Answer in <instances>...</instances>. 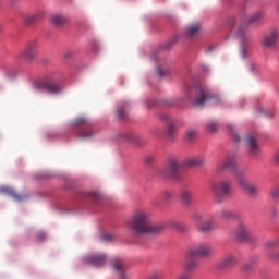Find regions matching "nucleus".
Returning a JSON list of instances; mask_svg holds the SVG:
<instances>
[{"label":"nucleus","mask_w":279,"mask_h":279,"mask_svg":"<svg viewBox=\"0 0 279 279\" xmlns=\"http://www.w3.org/2000/svg\"><path fill=\"white\" fill-rule=\"evenodd\" d=\"M223 171H231V173H233L235 180L239 182L240 189L245 195L248 197H256V195H258V187L250 182L245 170L239 169L235 153L227 154L216 166L217 173H223Z\"/></svg>","instance_id":"obj_1"},{"label":"nucleus","mask_w":279,"mask_h":279,"mask_svg":"<svg viewBox=\"0 0 279 279\" xmlns=\"http://www.w3.org/2000/svg\"><path fill=\"white\" fill-rule=\"evenodd\" d=\"M130 228L135 236L158 234V232H162L165 230V226L151 222L149 211L146 209H138L134 211L130 221Z\"/></svg>","instance_id":"obj_2"},{"label":"nucleus","mask_w":279,"mask_h":279,"mask_svg":"<svg viewBox=\"0 0 279 279\" xmlns=\"http://www.w3.org/2000/svg\"><path fill=\"white\" fill-rule=\"evenodd\" d=\"M231 236L239 243H248L254 245L256 243V236L252 234L250 223L247 221H239L236 228L231 232Z\"/></svg>","instance_id":"obj_3"},{"label":"nucleus","mask_w":279,"mask_h":279,"mask_svg":"<svg viewBox=\"0 0 279 279\" xmlns=\"http://www.w3.org/2000/svg\"><path fill=\"white\" fill-rule=\"evenodd\" d=\"M211 193L217 204H223L226 197H230V195H232V181L220 180L217 183H213Z\"/></svg>","instance_id":"obj_4"},{"label":"nucleus","mask_w":279,"mask_h":279,"mask_svg":"<svg viewBox=\"0 0 279 279\" xmlns=\"http://www.w3.org/2000/svg\"><path fill=\"white\" fill-rule=\"evenodd\" d=\"M160 177L163 178V180L180 182L182 180L180 162L177 159H169L167 166L160 171Z\"/></svg>","instance_id":"obj_5"},{"label":"nucleus","mask_w":279,"mask_h":279,"mask_svg":"<svg viewBox=\"0 0 279 279\" xmlns=\"http://www.w3.org/2000/svg\"><path fill=\"white\" fill-rule=\"evenodd\" d=\"M232 32L240 39V56L245 59L250 56V36L247 35L245 26H238Z\"/></svg>","instance_id":"obj_6"},{"label":"nucleus","mask_w":279,"mask_h":279,"mask_svg":"<svg viewBox=\"0 0 279 279\" xmlns=\"http://www.w3.org/2000/svg\"><path fill=\"white\" fill-rule=\"evenodd\" d=\"M190 101H193L194 106H204L206 101H210V99H217V95L213 94L206 87H197L195 89V97L194 99L187 97Z\"/></svg>","instance_id":"obj_7"},{"label":"nucleus","mask_w":279,"mask_h":279,"mask_svg":"<svg viewBox=\"0 0 279 279\" xmlns=\"http://www.w3.org/2000/svg\"><path fill=\"white\" fill-rule=\"evenodd\" d=\"M160 121L165 123V134L169 141H173L175 138V119H173L168 113H161L159 114Z\"/></svg>","instance_id":"obj_8"},{"label":"nucleus","mask_w":279,"mask_h":279,"mask_svg":"<svg viewBox=\"0 0 279 279\" xmlns=\"http://www.w3.org/2000/svg\"><path fill=\"white\" fill-rule=\"evenodd\" d=\"M74 125H86V128L78 133L80 138H92V136H95L93 124L88 121V118L84 116L77 117L74 120Z\"/></svg>","instance_id":"obj_9"},{"label":"nucleus","mask_w":279,"mask_h":279,"mask_svg":"<svg viewBox=\"0 0 279 279\" xmlns=\"http://www.w3.org/2000/svg\"><path fill=\"white\" fill-rule=\"evenodd\" d=\"M187 251L189 256H195L196 258H206L208 256H213V247H210L207 243L198 244L197 246L191 247Z\"/></svg>","instance_id":"obj_10"},{"label":"nucleus","mask_w":279,"mask_h":279,"mask_svg":"<svg viewBox=\"0 0 279 279\" xmlns=\"http://www.w3.org/2000/svg\"><path fill=\"white\" fill-rule=\"evenodd\" d=\"M179 202L184 206V208H191V206H193V190L182 187L179 192Z\"/></svg>","instance_id":"obj_11"},{"label":"nucleus","mask_w":279,"mask_h":279,"mask_svg":"<svg viewBox=\"0 0 279 279\" xmlns=\"http://www.w3.org/2000/svg\"><path fill=\"white\" fill-rule=\"evenodd\" d=\"M278 38L279 33L278 29L275 28L265 35V37L262 40V46L265 47V49H274L276 47Z\"/></svg>","instance_id":"obj_12"},{"label":"nucleus","mask_w":279,"mask_h":279,"mask_svg":"<svg viewBox=\"0 0 279 279\" xmlns=\"http://www.w3.org/2000/svg\"><path fill=\"white\" fill-rule=\"evenodd\" d=\"M40 90H46L47 93H60V86L52 81L51 77L47 76L41 83L38 84Z\"/></svg>","instance_id":"obj_13"},{"label":"nucleus","mask_w":279,"mask_h":279,"mask_svg":"<svg viewBox=\"0 0 279 279\" xmlns=\"http://www.w3.org/2000/svg\"><path fill=\"white\" fill-rule=\"evenodd\" d=\"M36 49H38V41H29L21 53V58L24 60H34V58H36Z\"/></svg>","instance_id":"obj_14"},{"label":"nucleus","mask_w":279,"mask_h":279,"mask_svg":"<svg viewBox=\"0 0 279 279\" xmlns=\"http://www.w3.org/2000/svg\"><path fill=\"white\" fill-rule=\"evenodd\" d=\"M87 263L94 267H104L106 265L108 257L104 253H96L86 257Z\"/></svg>","instance_id":"obj_15"},{"label":"nucleus","mask_w":279,"mask_h":279,"mask_svg":"<svg viewBox=\"0 0 279 279\" xmlns=\"http://www.w3.org/2000/svg\"><path fill=\"white\" fill-rule=\"evenodd\" d=\"M236 265V255L232 253L226 254L219 262L220 269H232Z\"/></svg>","instance_id":"obj_16"},{"label":"nucleus","mask_w":279,"mask_h":279,"mask_svg":"<svg viewBox=\"0 0 279 279\" xmlns=\"http://www.w3.org/2000/svg\"><path fill=\"white\" fill-rule=\"evenodd\" d=\"M245 147L251 156H256V154L260 153V145H258L256 138L252 136L245 138Z\"/></svg>","instance_id":"obj_17"},{"label":"nucleus","mask_w":279,"mask_h":279,"mask_svg":"<svg viewBox=\"0 0 279 279\" xmlns=\"http://www.w3.org/2000/svg\"><path fill=\"white\" fill-rule=\"evenodd\" d=\"M198 265H199V262H197L196 257L190 256L189 251H186L185 263L183 264V268L185 269V271H195Z\"/></svg>","instance_id":"obj_18"},{"label":"nucleus","mask_w":279,"mask_h":279,"mask_svg":"<svg viewBox=\"0 0 279 279\" xmlns=\"http://www.w3.org/2000/svg\"><path fill=\"white\" fill-rule=\"evenodd\" d=\"M204 162H205L204 156L195 155L192 157H187L184 160V166L185 167H202V165H204Z\"/></svg>","instance_id":"obj_19"},{"label":"nucleus","mask_w":279,"mask_h":279,"mask_svg":"<svg viewBox=\"0 0 279 279\" xmlns=\"http://www.w3.org/2000/svg\"><path fill=\"white\" fill-rule=\"evenodd\" d=\"M1 192L5 193V195H10L16 202H23V201L27 199V195L16 194V192H14V190H12L10 187H1Z\"/></svg>","instance_id":"obj_20"},{"label":"nucleus","mask_w":279,"mask_h":279,"mask_svg":"<svg viewBox=\"0 0 279 279\" xmlns=\"http://www.w3.org/2000/svg\"><path fill=\"white\" fill-rule=\"evenodd\" d=\"M198 232H201L202 234H208V232H213V220L208 219L205 220L201 223H198V226L196 227Z\"/></svg>","instance_id":"obj_21"},{"label":"nucleus","mask_w":279,"mask_h":279,"mask_svg":"<svg viewBox=\"0 0 279 279\" xmlns=\"http://www.w3.org/2000/svg\"><path fill=\"white\" fill-rule=\"evenodd\" d=\"M265 19V13L263 11H257L250 15L247 23L248 25H254L260 23Z\"/></svg>","instance_id":"obj_22"},{"label":"nucleus","mask_w":279,"mask_h":279,"mask_svg":"<svg viewBox=\"0 0 279 279\" xmlns=\"http://www.w3.org/2000/svg\"><path fill=\"white\" fill-rule=\"evenodd\" d=\"M201 26L199 24H192L186 27L185 29V36L186 38H195L197 34H199Z\"/></svg>","instance_id":"obj_23"},{"label":"nucleus","mask_w":279,"mask_h":279,"mask_svg":"<svg viewBox=\"0 0 279 279\" xmlns=\"http://www.w3.org/2000/svg\"><path fill=\"white\" fill-rule=\"evenodd\" d=\"M217 215L220 219H226V220L236 219V217H238L234 211L227 210V209H222V210L218 211Z\"/></svg>","instance_id":"obj_24"},{"label":"nucleus","mask_w":279,"mask_h":279,"mask_svg":"<svg viewBox=\"0 0 279 279\" xmlns=\"http://www.w3.org/2000/svg\"><path fill=\"white\" fill-rule=\"evenodd\" d=\"M40 19H43V12L33 15H27L25 17V23H27V25H34V23H38Z\"/></svg>","instance_id":"obj_25"},{"label":"nucleus","mask_w":279,"mask_h":279,"mask_svg":"<svg viewBox=\"0 0 279 279\" xmlns=\"http://www.w3.org/2000/svg\"><path fill=\"white\" fill-rule=\"evenodd\" d=\"M50 21H51L52 25L60 26V25H64L66 23V17H64L62 15L54 14L50 17Z\"/></svg>","instance_id":"obj_26"},{"label":"nucleus","mask_w":279,"mask_h":279,"mask_svg":"<svg viewBox=\"0 0 279 279\" xmlns=\"http://www.w3.org/2000/svg\"><path fill=\"white\" fill-rule=\"evenodd\" d=\"M227 128L232 136V140L235 143H239L241 141V136H239V131H236V126H234V124H228Z\"/></svg>","instance_id":"obj_27"},{"label":"nucleus","mask_w":279,"mask_h":279,"mask_svg":"<svg viewBox=\"0 0 279 279\" xmlns=\"http://www.w3.org/2000/svg\"><path fill=\"white\" fill-rule=\"evenodd\" d=\"M219 129V124L217 122H208L206 125V130L209 134H215L217 130Z\"/></svg>","instance_id":"obj_28"},{"label":"nucleus","mask_w":279,"mask_h":279,"mask_svg":"<svg viewBox=\"0 0 279 279\" xmlns=\"http://www.w3.org/2000/svg\"><path fill=\"white\" fill-rule=\"evenodd\" d=\"M194 136H197V130L190 129L185 132V141H193Z\"/></svg>","instance_id":"obj_29"},{"label":"nucleus","mask_w":279,"mask_h":279,"mask_svg":"<svg viewBox=\"0 0 279 279\" xmlns=\"http://www.w3.org/2000/svg\"><path fill=\"white\" fill-rule=\"evenodd\" d=\"M117 117H118V119H125V117H128V112L125 111V107H119L117 109Z\"/></svg>","instance_id":"obj_30"},{"label":"nucleus","mask_w":279,"mask_h":279,"mask_svg":"<svg viewBox=\"0 0 279 279\" xmlns=\"http://www.w3.org/2000/svg\"><path fill=\"white\" fill-rule=\"evenodd\" d=\"M193 219L196 225V228L199 226V223L204 222V216L202 214H195Z\"/></svg>","instance_id":"obj_31"},{"label":"nucleus","mask_w":279,"mask_h":279,"mask_svg":"<svg viewBox=\"0 0 279 279\" xmlns=\"http://www.w3.org/2000/svg\"><path fill=\"white\" fill-rule=\"evenodd\" d=\"M279 246V240L275 239V240H269L266 242L265 247L269 248V247H278Z\"/></svg>","instance_id":"obj_32"},{"label":"nucleus","mask_w":279,"mask_h":279,"mask_svg":"<svg viewBox=\"0 0 279 279\" xmlns=\"http://www.w3.org/2000/svg\"><path fill=\"white\" fill-rule=\"evenodd\" d=\"M178 43V36H174L172 39H170L166 45V49H171L175 44Z\"/></svg>","instance_id":"obj_33"},{"label":"nucleus","mask_w":279,"mask_h":279,"mask_svg":"<svg viewBox=\"0 0 279 279\" xmlns=\"http://www.w3.org/2000/svg\"><path fill=\"white\" fill-rule=\"evenodd\" d=\"M270 197H272L274 199H278V197H279V186L274 187L270 191Z\"/></svg>","instance_id":"obj_34"},{"label":"nucleus","mask_w":279,"mask_h":279,"mask_svg":"<svg viewBox=\"0 0 279 279\" xmlns=\"http://www.w3.org/2000/svg\"><path fill=\"white\" fill-rule=\"evenodd\" d=\"M253 267H254L253 263H246L242 266V269L243 271H252Z\"/></svg>","instance_id":"obj_35"},{"label":"nucleus","mask_w":279,"mask_h":279,"mask_svg":"<svg viewBox=\"0 0 279 279\" xmlns=\"http://www.w3.org/2000/svg\"><path fill=\"white\" fill-rule=\"evenodd\" d=\"M251 71L253 73H258V71H260V65H258V63H252L251 64Z\"/></svg>","instance_id":"obj_36"},{"label":"nucleus","mask_w":279,"mask_h":279,"mask_svg":"<svg viewBox=\"0 0 279 279\" xmlns=\"http://www.w3.org/2000/svg\"><path fill=\"white\" fill-rule=\"evenodd\" d=\"M102 239H104V241H113L114 240V234H112V233H105L102 235Z\"/></svg>","instance_id":"obj_37"},{"label":"nucleus","mask_w":279,"mask_h":279,"mask_svg":"<svg viewBox=\"0 0 279 279\" xmlns=\"http://www.w3.org/2000/svg\"><path fill=\"white\" fill-rule=\"evenodd\" d=\"M45 239H47V235L45 234V232H39L36 234L37 241H45Z\"/></svg>","instance_id":"obj_38"},{"label":"nucleus","mask_w":279,"mask_h":279,"mask_svg":"<svg viewBox=\"0 0 279 279\" xmlns=\"http://www.w3.org/2000/svg\"><path fill=\"white\" fill-rule=\"evenodd\" d=\"M163 197H165V199H172L173 198V192H171V191L163 192Z\"/></svg>","instance_id":"obj_39"},{"label":"nucleus","mask_w":279,"mask_h":279,"mask_svg":"<svg viewBox=\"0 0 279 279\" xmlns=\"http://www.w3.org/2000/svg\"><path fill=\"white\" fill-rule=\"evenodd\" d=\"M145 162H146V165H149V163L154 162V156H151V155L147 156L145 158Z\"/></svg>","instance_id":"obj_40"},{"label":"nucleus","mask_w":279,"mask_h":279,"mask_svg":"<svg viewBox=\"0 0 279 279\" xmlns=\"http://www.w3.org/2000/svg\"><path fill=\"white\" fill-rule=\"evenodd\" d=\"M149 279H160V274H153Z\"/></svg>","instance_id":"obj_41"},{"label":"nucleus","mask_w":279,"mask_h":279,"mask_svg":"<svg viewBox=\"0 0 279 279\" xmlns=\"http://www.w3.org/2000/svg\"><path fill=\"white\" fill-rule=\"evenodd\" d=\"M71 56H73V52L68 51V52L64 54V58H71Z\"/></svg>","instance_id":"obj_42"},{"label":"nucleus","mask_w":279,"mask_h":279,"mask_svg":"<svg viewBox=\"0 0 279 279\" xmlns=\"http://www.w3.org/2000/svg\"><path fill=\"white\" fill-rule=\"evenodd\" d=\"M158 75H159L160 77H162V76L165 75V72L162 71V69H159V70H158Z\"/></svg>","instance_id":"obj_43"},{"label":"nucleus","mask_w":279,"mask_h":279,"mask_svg":"<svg viewBox=\"0 0 279 279\" xmlns=\"http://www.w3.org/2000/svg\"><path fill=\"white\" fill-rule=\"evenodd\" d=\"M275 162H279V151L275 154Z\"/></svg>","instance_id":"obj_44"},{"label":"nucleus","mask_w":279,"mask_h":279,"mask_svg":"<svg viewBox=\"0 0 279 279\" xmlns=\"http://www.w3.org/2000/svg\"><path fill=\"white\" fill-rule=\"evenodd\" d=\"M166 106H173V100H166Z\"/></svg>","instance_id":"obj_45"},{"label":"nucleus","mask_w":279,"mask_h":279,"mask_svg":"<svg viewBox=\"0 0 279 279\" xmlns=\"http://www.w3.org/2000/svg\"><path fill=\"white\" fill-rule=\"evenodd\" d=\"M125 138H126V141H132V135L128 134V135H125Z\"/></svg>","instance_id":"obj_46"},{"label":"nucleus","mask_w":279,"mask_h":279,"mask_svg":"<svg viewBox=\"0 0 279 279\" xmlns=\"http://www.w3.org/2000/svg\"><path fill=\"white\" fill-rule=\"evenodd\" d=\"M266 117H274V112L266 113Z\"/></svg>","instance_id":"obj_47"},{"label":"nucleus","mask_w":279,"mask_h":279,"mask_svg":"<svg viewBox=\"0 0 279 279\" xmlns=\"http://www.w3.org/2000/svg\"><path fill=\"white\" fill-rule=\"evenodd\" d=\"M208 52L213 51V46H209L207 49Z\"/></svg>","instance_id":"obj_48"}]
</instances>
